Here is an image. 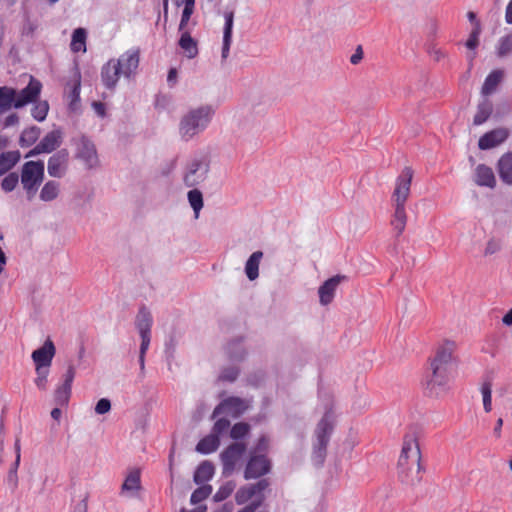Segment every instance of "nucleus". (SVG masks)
Returning <instances> with one entry per match:
<instances>
[{
	"instance_id": "obj_43",
	"label": "nucleus",
	"mask_w": 512,
	"mask_h": 512,
	"mask_svg": "<svg viewBox=\"0 0 512 512\" xmlns=\"http://www.w3.org/2000/svg\"><path fill=\"white\" fill-rule=\"evenodd\" d=\"M71 395V388L65 385H61L56 391L54 396L55 404L58 406H64L68 403Z\"/></svg>"
},
{
	"instance_id": "obj_2",
	"label": "nucleus",
	"mask_w": 512,
	"mask_h": 512,
	"mask_svg": "<svg viewBox=\"0 0 512 512\" xmlns=\"http://www.w3.org/2000/svg\"><path fill=\"white\" fill-rule=\"evenodd\" d=\"M421 450H401L397 470L399 480L407 486L421 481Z\"/></svg>"
},
{
	"instance_id": "obj_9",
	"label": "nucleus",
	"mask_w": 512,
	"mask_h": 512,
	"mask_svg": "<svg viewBox=\"0 0 512 512\" xmlns=\"http://www.w3.org/2000/svg\"><path fill=\"white\" fill-rule=\"evenodd\" d=\"M61 142V132L59 130H53L47 133L43 139L28 152L26 157L35 156L41 153H50L54 151Z\"/></svg>"
},
{
	"instance_id": "obj_50",
	"label": "nucleus",
	"mask_w": 512,
	"mask_h": 512,
	"mask_svg": "<svg viewBox=\"0 0 512 512\" xmlns=\"http://www.w3.org/2000/svg\"><path fill=\"white\" fill-rule=\"evenodd\" d=\"M49 369L50 368H46V367L35 368L37 376H36L34 382H35V385L40 390H46V388H47V378H48V375H49Z\"/></svg>"
},
{
	"instance_id": "obj_12",
	"label": "nucleus",
	"mask_w": 512,
	"mask_h": 512,
	"mask_svg": "<svg viewBox=\"0 0 512 512\" xmlns=\"http://www.w3.org/2000/svg\"><path fill=\"white\" fill-rule=\"evenodd\" d=\"M55 355V346L53 342L48 339L45 343L32 353V360L35 368H50L53 357Z\"/></svg>"
},
{
	"instance_id": "obj_34",
	"label": "nucleus",
	"mask_w": 512,
	"mask_h": 512,
	"mask_svg": "<svg viewBox=\"0 0 512 512\" xmlns=\"http://www.w3.org/2000/svg\"><path fill=\"white\" fill-rule=\"evenodd\" d=\"M492 114V104L489 101L480 103L473 118V124L476 126L485 123Z\"/></svg>"
},
{
	"instance_id": "obj_58",
	"label": "nucleus",
	"mask_w": 512,
	"mask_h": 512,
	"mask_svg": "<svg viewBox=\"0 0 512 512\" xmlns=\"http://www.w3.org/2000/svg\"><path fill=\"white\" fill-rule=\"evenodd\" d=\"M263 502V498L256 499L237 512H255Z\"/></svg>"
},
{
	"instance_id": "obj_23",
	"label": "nucleus",
	"mask_w": 512,
	"mask_h": 512,
	"mask_svg": "<svg viewBox=\"0 0 512 512\" xmlns=\"http://www.w3.org/2000/svg\"><path fill=\"white\" fill-rule=\"evenodd\" d=\"M225 25L223 32V46H222V58L226 59L229 55L230 46L232 42V30L234 23V13L232 11L226 12L224 15Z\"/></svg>"
},
{
	"instance_id": "obj_17",
	"label": "nucleus",
	"mask_w": 512,
	"mask_h": 512,
	"mask_svg": "<svg viewBox=\"0 0 512 512\" xmlns=\"http://www.w3.org/2000/svg\"><path fill=\"white\" fill-rule=\"evenodd\" d=\"M246 409L245 402L238 397H230L223 400L213 412V416H217L222 413H227L232 416H239Z\"/></svg>"
},
{
	"instance_id": "obj_30",
	"label": "nucleus",
	"mask_w": 512,
	"mask_h": 512,
	"mask_svg": "<svg viewBox=\"0 0 512 512\" xmlns=\"http://www.w3.org/2000/svg\"><path fill=\"white\" fill-rule=\"evenodd\" d=\"M263 257L261 251H255L251 254L245 264V273L249 280L253 281L259 276V264Z\"/></svg>"
},
{
	"instance_id": "obj_49",
	"label": "nucleus",
	"mask_w": 512,
	"mask_h": 512,
	"mask_svg": "<svg viewBox=\"0 0 512 512\" xmlns=\"http://www.w3.org/2000/svg\"><path fill=\"white\" fill-rule=\"evenodd\" d=\"M18 182H19L18 174L9 173L8 175H6L3 178L2 182H1V188L5 192H11L16 188V186L18 185Z\"/></svg>"
},
{
	"instance_id": "obj_21",
	"label": "nucleus",
	"mask_w": 512,
	"mask_h": 512,
	"mask_svg": "<svg viewBox=\"0 0 512 512\" xmlns=\"http://www.w3.org/2000/svg\"><path fill=\"white\" fill-rule=\"evenodd\" d=\"M120 76H122L120 69L115 63V59L109 60L102 68L101 77L104 85L112 89L116 86Z\"/></svg>"
},
{
	"instance_id": "obj_60",
	"label": "nucleus",
	"mask_w": 512,
	"mask_h": 512,
	"mask_svg": "<svg viewBox=\"0 0 512 512\" xmlns=\"http://www.w3.org/2000/svg\"><path fill=\"white\" fill-rule=\"evenodd\" d=\"M363 59V49H362V46H358L354 52V54L350 57V62L353 64V65H357L361 62V60Z\"/></svg>"
},
{
	"instance_id": "obj_40",
	"label": "nucleus",
	"mask_w": 512,
	"mask_h": 512,
	"mask_svg": "<svg viewBox=\"0 0 512 512\" xmlns=\"http://www.w3.org/2000/svg\"><path fill=\"white\" fill-rule=\"evenodd\" d=\"M249 431H250L249 424H247L245 422H239V423L234 424L232 426V428L230 429V437L236 441L241 440L249 434Z\"/></svg>"
},
{
	"instance_id": "obj_14",
	"label": "nucleus",
	"mask_w": 512,
	"mask_h": 512,
	"mask_svg": "<svg viewBox=\"0 0 512 512\" xmlns=\"http://www.w3.org/2000/svg\"><path fill=\"white\" fill-rule=\"evenodd\" d=\"M77 157L83 160L89 168L95 167L98 163L96 148L85 137L79 139L77 143Z\"/></svg>"
},
{
	"instance_id": "obj_25",
	"label": "nucleus",
	"mask_w": 512,
	"mask_h": 512,
	"mask_svg": "<svg viewBox=\"0 0 512 512\" xmlns=\"http://www.w3.org/2000/svg\"><path fill=\"white\" fill-rule=\"evenodd\" d=\"M181 36L179 39V47L183 50L185 56L189 59H193L198 55V44L193 39L188 31H180Z\"/></svg>"
},
{
	"instance_id": "obj_33",
	"label": "nucleus",
	"mask_w": 512,
	"mask_h": 512,
	"mask_svg": "<svg viewBox=\"0 0 512 512\" xmlns=\"http://www.w3.org/2000/svg\"><path fill=\"white\" fill-rule=\"evenodd\" d=\"M40 128L32 126L23 130L20 135L19 144L21 147H29L33 145L40 136Z\"/></svg>"
},
{
	"instance_id": "obj_47",
	"label": "nucleus",
	"mask_w": 512,
	"mask_h": 512,
	"mask_svg": "<svg viewBox=\"0 0 512 512\" xmlns=\"http://www.w3.org/2000/svg\"><path fill=\"white\" fill-rule=\"evenodd\" d=\"M420 445V438L415 430H411L405 434L402 448H419Z\"/></svg>"
},
{
	"instance_id": "obj_27",
	"label": "nucleus",
	"mask_w": 512,
	"mask_h": 512,
	"mask_svg": "<svg viewBox=\"0 0 512 512\" xmlns=\"http://www.w3.org/2000/svg\"><path fill=\"white\" fill-rule=\"evenodd\" d=\"M153 319L150 311L146 307H141L136 316V327L140 335L151 334Z\"/></svg>"
},
{
	"instance_id": "obj_42",
	"label": "nucleus",
	"mask_w": 512,
	"mask_h": 512,
	"mask_svg": "<svg viewBox=\"0 0 512 512\" xmlns=\"http://www.w3.org/2000/svg\"><path fill=\"white\" fill-rule=\"evenodd\" d=\"M235 483L232 481H228L223 484L218 491L214 494L213 499L216 502H221L227 499L235 489Z\"/></svg>"
},
{
	"instance_id": "obj_52",
	"label": "nucleus",
	"mask_w": 512,
	"mask_h": 512,
	"mask_svg": "<svg viewBox=\"0 0 512 512\" xmlns=\"http://www.w3.org/2000/svg\"><path fill=\"white\" fill-rule=\"evenodd\" d=\"M502 244L499 239L491 238L486 243L485 249H484V255L485 256H491L501 250Z\"/></svg>"
},
{
	"instance_id": "obj_54",
	"label": "nucleus",
	"mask_w": 512,
	"mask_h": 512,
	"mask_svg": "<svg viewBox=\"0 0 512 512\" xmlns=\"http://www.w3.org/2000/svg\"><path fill=\"white\" fill-rule=\"evenodd\" d=\"M251 487V490L254 491V496H259L258 499L263 498L261 495L264 490L268 488L270 485L269 481L267 479H261L257 483L249 484Z\"/></svg>"
},
{
	"instance_id": "obj_18",
	"label": "nucleus",
	"mask_w": 512,
	"mask_h": 512,
	"mask_svg": "<svg viewBox=\"0 0 512 512\" xmlns=\"http://www.w3.org/2000/svg\"><path fill=\"white\" fill-rule=\"evenodd\" d=\"M474 181L478 186L495 188L497 181L491 167L485 164H479L475 168Z\"/></svg>"
},
{
	"instance_id": "obj_22",
	"label": "nucleus",
	"mask_w": 512,
	"mask_h": 512,
	"mask_svg": "<svg viewBox=\"0 0 512 512\" xmlns=\"http://www.w3.org/2000/svg\"><path fill=\"white\" fill-rule=\"evenodd\" d=\"M333 426L328 416H324L315 430L318 448H326Z\"/></svg>"
},
{
	"instance_id": "obj_24",
	"label": "nucleus",
	"mask_w": 512,
	"mask_h": 512,
	"mask_svg": "<svg viewBox=\"0 0 512 512\" xmlns=\"http://www.w3.org/2000/svg\"><path fill=\"white\" fill-rule=\"evenodd\" d=\"M394 208V213L392 215L390 224L393 230L396 232V236H400L406 227L407 224V213L405 206L401 205H392Z\"/></svg>"
},
{
	"instance_id": "obj_5",
	"label": "nucleus",
	"mask_w": 512,
	"mask_h": 512,
	"mask_svg": "<svg viewBox=\"0 0 512 512\" xmlns=\"http://www.w3.org/2000/svg\"><path fill=\"white\" fill-rule=\"evenodd\" d=\"M41 90V82L34 77H30L28 85L21 91L17 92L14 107L21 108L30 103H34L39 98Z\"/></svg>"
},
{
	"instance_id": "obj_45",
	"label": "nucleus",
	"mask_w": 512,
	"mask_h": 512,
	"mask_svg": "<svg viewBox=\"0 0 512 512\" xmlns=\"http://www.w3.org/2000/svg\"><path fill=\"white\" fill-rule=\"evenodd\" d=\"M481 33V24L479 21H475V27H473V30L471 31L467 41H466V47L468 49H475L479 45V36Z\"/></svg>"
},
{
	"instance_id": "obj_1",
	"label": "nucleus",
	"mask_w": 512,
	"mask_h": 512,
	"mask_svg": "<svg viewBox=\"0 0 512 512\" xmlns=\"http://www.w3.org/2000/svg\"><path fill=\"white\" fill-rule=\"evenodd\" d=\"M215 111L211 105H203L189 110L181 119L179 132L183 139L190 140L207 128Z\"/></svg>"
},
{
	"instance_id": "obj_56",
	"label": "nucleus",
	"mask_w": 512,
	"mask_h": 512,
	"mask_svg": "<svg viewBox=\"0 0 512 512\" xmlns=\"http://www.w3.org/2000/svg\"><path fill=\"white\" fill-rule=\"evenodd\" d=\"M111 409V403L108 399L102 398L100 399L96 406H95V412L99 415H103L107 412H109Z\"/></svg>"
},
{
	"instance_id": "obj_62",
	"label": "nucleus",
	"mask_w": 512,
	"mask_h": 512,
	"mask_svg": "<svg viewBox=\"0 0 512 512\" xmlns=\"http://www.w3.org/2000/svg\"><path fill=\"white\" fill-rule=\"evenodd\" d=\"M88 496H85L81 501H79L73 508V512H87L88 511Z\"/></svg>"
},
{
	"instance_id": "obj_11",
	"label": "nucleus",
	"mask_w": 512,
	"mask_h": 512,
	"mask_svg": "<svg viewBox=\"0 0 512 512\" xmlns=\"http://www.w3.org/2000/svg\"><path fill=\"white\" fill-rule=\"evenodd\" d=\"M430 367L432 375L428 382V387L438 394L439 390L445 389L450 381L449 367L432 363H430Z\"/></svg>"
},
{
	"instance_id": "obj_10",
	"label": "nucleus",
	"mask_w": 512,
	"mask_h": 512,
	"mask_svg": "<svg viewBox=\"0 0 512 512\" xmlns=\"http://www.w3.org/2000/svg\"><path fill=\"white\" fill-rule=\"evenodd\" d=\"M270 461L264 455L252 456L248 461L244 473L245 479L258 478L269 472Z\"/></svg>"
},
{
	"instance_id": "obj_13",
	"label": "nucleus",
	"mask_w": 512,
	"mask_h": 512,
	"mask_svg": "<svg viewBox=\"0 0 512 512\" xmlns=\"http://www.w3.org/2000/svg\"><path fill=\"white\" fill-rule=\"evenodd\" d=\"M247 450H223L220 455L223 464V474L230 475L237 466L245 462Z\"/></svg>"
},
{
	"instance_id": "obj_38",
	"label": "nucleus",
	"mask_w": 512,
	"mask_h": 512,
	"mask_svg": "<svg viewBox=\"0 0 512 512\" xmlns=\"http://www.w3.org/2000/svg\"><path fill=\"white\" fill-rule=\"evenodd\" d=\"M497 56L503 58L512 53V32L502 36L496 47Z\"/></svg>"
},
{
	"instance_id": "obj_32",
	"label": "nucleus",
	"mask_w": 512,
	"mask_h": 512,
	"mask_svg": "<svg viewBox=\"0 0 512 512\" xmlns=\"http://www.w3.org/2000/svg\"><path fill=\"white\" fill-rule=\"evenodd\" d=\"M214 474V467L211 463L205 461L201 463L194 473V481L197 484H202L212 478Z\"/></svg>"
},
{
	"instance_id": "obj_35",
	"label": "nucleus",
	"mask_w": 512,
	"mask_h": 512,
	"mask_svg": "<svg viewBox=\"0 0 512 512\" xmlns=\"http://www.w3.org/2000/svg\"><path fill=\"white\" fill-rule=\"evenodd\" d=\"M59 186V183L56 181L46 182L40 192L41 200L46 202L54 200L59 194Z\"/></svg>"
},
{
	"instance_id": "obj_37",
	"label": "nucleus",
	"mask_w": 512,
	"mask_h": 512,
	"mask_svg": "<svg viewBox=\"0 0 512 512\" xmlns=\"http://www.w3.org/2000/svg\"><path fill=\"white\" fill-rule=\"evenodd\" d=\"M480 392L483 398V406L485 412H490L492 410V382L489 379H486L482 382L480 387Z\"/></svg>"
},
{
	"instance_id": "obj_29",
	"label": "nucleus",
	"mask_w": 512,
	"mask_h": 512,
	"mask_svg": "<svg viewBox=\"0 0 512 512\" xmlns=\"http://www.w3.org/2000/svg\"><path fill=\"white\" fill-rule=\"evenodd\" d=\"M17 90L8 86L0 87V114L14 107Z\"/></svg>"
},
{
	"instance_id": "obj_4",
	"label": "nucleus",
	"mask_w": 512,
	"mask_h": 512,
	"mask_svg": "<svg viewBox=\"0 0 512 512\" xmlns=\"http://www.w3.org/2000/svg\"><path fill=\"white\" fill-rule=\"evenodd\" d=\"M413 170L405 167L396 179L395 189L391 196L392 205L405 206L410 195Z\"/></svg>"
},
{
	"instance_id": "obj_26",
	"label": "nucleus",
	"mask_w": 512,
	"mask_h": 512,
	"mask_svg": "<svg viewBox=\"0 0 512 512\" xmlns=\"http://www.w3.org/2000/svg\"><path fill=\"white\" fill-rule=\"evenodd\" d=\"M21 154L18 150L0 153V176L9 172L19 161Z\"/></svg>"
},
{
	"instance_id": "obj_31",
	"label": "nucleus",
	"mask_w": 512,
	"mask_h": 512,
	"mask_svg": "<svg viewBox=\"0 0 512 512\" xmlns=\"http://www.w3.org/2000/svg\"><path fill=\"white\" fill-rule=\"evenodd\" d=\"M87 32L84 28H77L72 34L70 48L74 53L86 52Z\"/></svg>"
},
{
	"instance_id": "obj_57",
	"label": "nucleus",
	"mask_w": 512,
	"mask_h": 512,
	"mask_svg": "<svg viewBox=\"0 0 512 512\" xmlns=\"http://www.w3.org/2000/svg\"><path fill=\"white\" fill-rule=\"evenodd\" d=\"M19 462H20V450H16V456H15V461L9 471V475H8V479L10 482H13L14 485H16V482H17V475H16V471H17V467L19 465Z\"/></svg>"
},
{
	"instance_id": "obj_7",
	"label": "nucleus",
	"mask_w": 512,
	"mask_h": 512,
	"mask_svg": "<svg viewBox=\"0 0 512 512\" xmlns=\"http://www.w3.org/2000/svg\"><path fill=\"white\" fill-rule=\"evenodd\" d=\"M510 132L505 127H499L483 134L479 141L478 147L481 150H488L499 146L509 137Z\"/></svg>"
},
{
	"instance_id": "obj_36",
	"label": "nucleus",
	"mask_w": 512,
	"mask_h": 512,
	"mask_svg": "<svg viewBox=\"0 0 512 512\" xmlns=\"http://www.w3.org/2000/svg\"><path fill=\"white\" fill-rule=\"evenodd\" d=\"M184 9L182 11L181 20L179 23V31H187L186 27L191 18V15L194 13L195 9V0H183Z\"/></svg>"
},
{
	"instance_id": "obj_63",
	"label": "nucleus",
	"mask_w": 512,
	"mask_h": 512,
	"mask_svg": "<svg viewBox=\"0 0 512 512\" xmlns=\"http://www.w3.org/2000/svg\"><path fill=\"white\" fill-rule=\"evenodd\" d=\"M18 122H19L18 115L16 113H12L5 118L4 127L8 128V127L14 126V125L18 124Z\"/></svg>"
},
{
	"instance_id": "obj_55",
	"label": "nucleus",
	"mask_w": 512,
	"mask_h": 512,
	"mask_svg": "<svg viewBox=\"0 0 512 512\" xmlns=\"http://www.w3.org/2000/svg\"><path fill=\"white\" fill-rule=\"evenodd\" d=\"M310 458L315 467H320L325 461L326 450H312Z\"/></svg>"
},
{
	"instance_id": "obj_53",
	"label": "nucleus",
	"mask_w": 512,
	"mask_h": 512,
	"mask_svg": "<svg viewBox=\"0 0 512 512\" xmlns=\"http://www.w3.org/2000/svg\"><path fill=\"white\" fill-rule=\"evenodd\" d=\"M229 427H230V421L225 418H221L215 422L212 432L214 434H217L218 437H220L223 433L228 431Z\"/></svg>"
},
{
	"instance_id": "obj_61",
	"label": "nucleus",
	"mask_w": 512,
	"mask_h": 512,
	"mask_svg": "<svg viewBox=\"0 0 512 512\" xmlns=\"http://www.w3.org/2000/svg\"><path fill=\"white\" fill-rule=\"evenodd\" d=\"M237 376H238V370L228 369V370H225L221 374V379L227 380V381H234L237 378Z\"/></svg>"
},
{
	"instance_id": "obj_3",
	"label": "nucleus",
	"mask_w": 512,
	"mask_h": 512,
	"mask_svg": "<svg viewBox=\"0 0 512 512\" xmlns=\"http://www.w3.org/2000/svg\"><path fill=\"white\" fill-rule=\"evenodd\" d=\"M44 178V162L28 161L24 163L21 170V184L27 192L28 197L35 195L39 185Z\"/></svg>"
},
{
	"instance_id": "obj_48",
	"label": "nucleus",
	"mask_w": 512,
	"mask_h": 512,
	"mask_svg": "<svg viewBox=\"0 0 512 512\" xmlns=\"http://www.w3.org/2000/svg\"><path fill=\"white\" fill-rule=\"evenodd\" d=\"M219 445L220 437H218L217 434L211 432L209 435L200 440L195 448H218Z\"/></svg>"
},
{
	"instance_id": "obj_8",
	"label": "nucleus",
	"mask_w": 512,
	"mask_h": 512,
	"mask_svg": "<svg viewBox=\"0 0 512 512\" xmlns=\"http://www.w3.org/2000/svg\"><path fill=\"white\" fill-rule=\"evenodd\" d=\"M456 348V342L451 340H444L437 346L435 354L433 358H431L430 363L449 367V365L454 360V353Z\"/></svg>"
},
{
	"instance_id": "obj_15",
	"label": "nucleus",
	"mask_w": 512,
	"mask_h": 512,
	"mask_svg": "<svg viewBox=\"0 0 512 512\" xmlns=\"http://www.w3.org/2000/svg\"><path fill=\"white\" fill-rule=\"evenodd\" d=\"M68 163V153L61 150L51 156L48 160L47 171L51 177L61 178L66 171Z\"/></svg>"
},
{
	"instance_id": "obj_59",
	"label": "nucleus",
	"mask_w": 512,
	"mask_h": 512,
	"mask_svg": "<svg viewBox=\"0 0 512 512\" xmlns=\"http://www.w3.org/2000/svg\"><path fill=\"white\" fill-rule=\"evenodd\" d=\"M74 377H75V369L72 366H70L64 375L63 385L71 388Z\"/></svg>"
},
{
	"instance_id": "obj_20",
	"label": "nucleus",
	"mask_w": 512,
	"mask_h": 512,
	"mask_svg": "<svg viewBox=\"0 0 512 512\" xmlns=\"http://www.w3.org/2000/svg\"><path fill=\"white\" fill-rule=\"evenodd\" d=\"M496 168L501 181L512 186V151L504 153L499 158Z\"/></svg>"
},
{
	"instance_id": "obj_16",
	"label": "nucleus",
	"mask_w": 512,
	"mask_h": 512,
	"mask_svg": "<svg viewBox=\"0 0 512 512\" xmlns=\"http://www.w3.org/2000/svg\"><path fill=\"white\" fill-rule=\"evenodd\" d=\"M346 276L343 275H336L328 280H326L320 287H319V298L320 303L322 305H328L333 301L335 291L338 287V285L341 283V281L345 280Z\"/></svg>"
},
{
	"instance_id": "obj_28",
	"label": "nucleus",
	"mask_w": 512,
	"mask_h": 512,
	"mask_svg": "<svg viewBox=\"0 0 512 512\" xmlns=\"http://www.w3.org/2000/svg\"><path fill=\"white\" fill-rule=\"evenodd\" d=\"M504 76V72L501 69L493 70L485 79L481 92L483 95L488 96L492 94L497 86L500 84Z\"/></svg>"
},
{
	"instance_id": "obj_46",
	"label": "nucleus",
	"mask_w": 512,
	"mask_h": 512,
	"mask_svg": "<svg viewBox=\"0 0 512 512\" xmlns=\"http://www.w3.org/2000/svg\"><path fill=\"white\" fill-rule=\"evenodd\" d=\"M254 497V491L251 490L250 485L242 486L235 494V501L237 504L242 505Z\"/></svg>"
},
{
	"instance_id": "obj_19",
	"label": "nucleus",
	"mask_w": 512,
	"mask_h": 512,
	"mask_svg": "<svg viewBox=\"0 0 512 512\" xmlns=\"http://www.w3.org/2000/svg\"><path fill=\"white\" fill-rule=\"evenodd\" d=\"M140 469L132 468L127 474L122 486L121 494L133 497L141 489Z\"/></svg>"
},
{
	"instance_id": "obj_51",
	"label": "nucleus",
	"mask_w": 512,
	"mask_h": 512,
	"mask_svg": "<svg viewBox=\"0 0 512 512\" xmlns=\"http://www.w3.org/2000/svg\"><path fill=\"white\" fill-rule=\"evenodd\" d=\"M141 337V345H140V353H139V363L141 369H144L145 364V354L149 349L151 334L140 335Z\"/></svg>"
},
{
	"instance_id": "obj_41",
	"label": "nucleus",
	"mask_w": 512,
	"mask_h": 512,
	"mask_svg": "<svg viewBox=\"0 0 512 512\" xmlns=\"http://www.w3.org/2000/svg\"><path fill=\"white\" fill-rule=\"evenodd\" d=\"M188 200L196 214V217H198V214L203 207L202 193L197 189L190 190L188 192Z\"/></svg>"
},
{
	"instance_id": "obj_44",
	"label": "nucleus",
	"mask_w": 512,
	"mask_h": 512,
	"mask_svg": "<svg viewBox=\"0 0 512 512\" xmlns=\"http://www.w3.org/2000/svg\"><path fill=\"white\" fill-rule=\"evenodd\" d=\"M212 492V487L210 485H204L196 490L191 495V503L192 504H198L201 501L205 500Z\"/></svg>"
},
{
	"instance_id": "obj_64",
	"label": "nucleus",
	"mask_w": 512,
	"mask_h": 512,
	"mask_svg": "<svg viewBox=\"0 0 512 512\" xmlns=\"http://www.w3.org/2000/svg\"><path fill=\"white\" fill-rule=\"evenodd\" d=\"M505 21L512 24V0L509 1L505 11Z\"/></svg>"
},
{
	"instance_id": "obj_6",
	"label": "nucleus",
	"mask_w": 512,
	"mask_h": 512,
	"mask_svg": "<svg viewBox=\"0 0 512 512\" xmlns=\"http://www.w3.org/2000/svg\"><path fill=\"white\" fill-rule=\"evenodd\" d=\"M140 60L139 49H131L123 53L118 59H115V63L120 69L122 76L129 78L135 74Z\"/></svg>"
},
{
	"instance_id": "obj_39",
	"label": "nucleus",
	"mask_w": 512,
	"mask_h": 512,
	"mask_svg": "<svg viewBox=\"0 0 512 512\" xmlns=\"http://www.w3.org/2000/svg\"><path fill=\"white\" fill-rule=\"evenodd\" d=\"M49 111V104L47 101H35L32 107L31 114L37 121H43L47 117Z\"/></svg>"
}]
</instances>
